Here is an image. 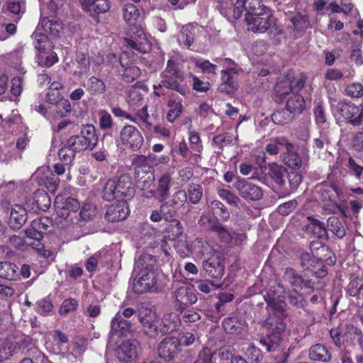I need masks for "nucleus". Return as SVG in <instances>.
I'll return each instance as SVG.
<instances>
[{
	"label": "nucleus",
	"instance_id": "obj_17",
	"mask_svg": "<svg viewBox=\"0 0 363 363\" xmlns=\"http://www.w3.org/2000/svg\"><path fill=\"white\" fill-rule=\"evenodd\" d=\"M301 264L304 271H310L316 278H323L328 274L327 267L321 264L312 253H303L301 255Z\"/></svg>",
	"mask_w": 363,
	"mask_h": 363
},
{
	"label": "nucleus",
	"instance_id": "obj_43",
	"mask_svg": "<svg viewBox=\"0 0 363 363\" xmlns=\"http://www.w3.org/2000/svg\"><path fill=\"white\" fill-rule=\"evenodd\" d=\"M18 267L10 262H0V278L7 280H16L18 277Z\"/></svg>",
	"mask_w": 363,
	"mask_h": 363
},
{
	"label": "nucleus",
	"instance_id": "obj_51",
	"mask_svg": "<svg viewBox=\"0 0 363 363\" xmlns=\"http://www.w3.org/2000/svg\"><path fill=\"white\" fill-rule=\"evenodd\" d=\"M269 8L264 5L261 0H245V17L257 16L264 10L269 9Z\"/></svg>",
	"mask_w": 363,
	"mask_h": 363
},
{
	"label": "nucleus",
	"instance_id": "obj_41",
	"mask_svg": "<svg viewBox=\"0 0 363 363\" xmlns=\"http://www.w3.org/2000/svg\"><path fill=\"white\" fill-rule=\"evenodd\" d=\"M41 26L46 33L54 36H58L62 28L61 22L54 16L43 17L41 20Z\"/></svg>",
	"mask_w": 363,
	"mask_h": 363
},
{
	"label": "nucleus",
	"instance_id": "obj_59",
	"mask_svg": "<svg viewBox=\"0 0 363 363\" xmlns=\"http://www.w3.org/2000/svg\"><path fill=\"white\" fill-rule=\"evenodd\" d=\"M34 39V46L38 50V52L50 50V43L47 35L41 33L35 32L33 34Z\"/></svg>",
	"mask_w": 363,
	"mask_h": 363
},
{
	"label": "nucleus",
	"instance_id": "obj_3",
	"mask_svg": "<svg viewBox=\"0 0 363 363\" xmlns=\"http://www.w3.org/2000/svg\"><path fill=\"white\" fill-rule=\"evenodd\" d=\"M248 30L256 33H264L268 32L271 38L277 40V37L283 35L284 30L274 16L271 9L264 10L257 16L245 17Z\"/></svg>",
	"mask_w": 363,
	"mask_h": 363
},
{
	"label": "nucleus",
	"instance_id": "obj_9",
	"mask_svg": "<svg viewBox=\"0 0 363 363\" xmlns=\"http://www.w3.org/2000/svg\"><path fill=\"white\" fill-rule=\"evenodd\" d=\"M129 26L130 38H125L127 46L142 53L148 52L151 50L152 45L147 38L143 27L136 23Z\"/></svg>",
	"mask_w": 363,
	"mask_h": 363
},
{
	"label": "nucleus",
	"instance_id": "obj_10",
	"mask_svg": "<svg viewBox=\"0 0 363 363\" xmlns=\"http://www.w3.org/2000/svg\"><path fill=\"white\" fill-rule=\"evenodd\" d=\"M119 138L121 145L133 152L139 150L144 143L142 133L133 125H124L121 130Z\"/></svg>",
	"mask_w": 363,
	"mask_h": 363
},
{
	"label": "nucleus",
	"instance_id": "obj_25",
	"mask_svg": "<svg viewBox=\"0 0 363 363\" xmlns=\"http://www.w3.org/2000/svg\"><path fill=\"white\" fill-rule=\"evenodd\" d=\"M138 344L135 340L123 342L117 350V357L121 362H130L138 357Z\"/></svg>",
	"mask_w": 363,
	"mask_h": 363
},
{
	"label": "nucleus",
	"instance_id": "obj_50",
	"mask_svg": "<svg viewBox=\"0 0 363 363\" xmlns=\"http://www.w3.org/2000/svg\"><path fill=\"white\" fill-rule=\"evenodd\" d=\"M167 106L169 111L167 113V120L170 123H174L183 112L182 100L170 99L168 101Z\"/></svg>",
	"mask_w": 363,
	"mask_h": 363
},
{
	"label": "nucleus",
	"instance_id": "obj_47",
	"mask_svg": "<svg viewBox=\"0 0 363 363\" xmlns=\"http://www.w3.org/2000/svg\"><path fill=\"white\" fill-rule=\"evenodd\" d=\"M164 238L169 240H175L183 233V227L179 220L174 219L169 221L164 230Z\"/></svg>",
	"mask_w": 363,
	"mask_h": 363
},
{
	"label": "nucleus",
	"instance_id": "obj_56",
	"mask_svg": "<svg viewBox=\"0 0 363 363\" xmlns=\"http://www.w3.org/2000/svg\"><path fill=\"white\" fill-rule=\"evenodd\" d=\"M181 314L180 318L182 320V324L186 326H191L192 324L198 322L201 319L200 314L192 309H183L179 311Z\"/></svg>",
	"mask_w": 363,
	"mask_h": 363
},
{
	"label": "nucleus",
	"instance_id": "obj_44",
	"mask_svg": "<svg viewBox=\"0 0 363 363\" xmlns=\"http://www.w3.org/2000/svg\"><path fill=\"white\" fill-rule=\"evenodd\" d=\"M36 60L39 66L50 67L58 61L57 54L52 50H45V51L38 52L36 56Z\"/></svg>",
	"mask_w": 363,
	"mask_h": 363
},
{
	"label": "nucleus",
	"instance_id": "obj_63",
	"mask_svg": "<svg viewBox=\"0 0 363 363\" xmlns=\"http://www.w3.org/2000/svg\"><path fill=\"white\" fill-rule=\"evenodd\" d=\"M99 125L102 130H110L114 125L112 116L106 110H101L99 112Z\"/></svg>",
	"mask_w": 363,
	"mask_h": 363
},
{
	"label": "nucleus",
	"instance_id": "obj_14",
	"mask_svg": "<svg viewBox=\"0 0 363 363\" xmlns=\"http://www.w3.org/2000/svg\"><path fill=\"white\" fill-rule=\"evenodd\" d=\"M54 206L57 216L65 219L71 211L76 212L80 208V203L71 196L58 194L55 199Z\"/></svg>",
	"mask_w": 363,
	"mask_h": 363
},
{
	"label": "nucleus",
	"instance_id": "obj_12",
	"mask_svg": "<svg viewBox=\"0 0 363 363\" xmlns=\"http://www.w3.org/2000/svg\"><path fill=\"white\" fill-rule=\"evenodd\" d=\"M198 223L203 230L216 235L220 242L227 243L230 241V235L229 231L220 223H218V220L206 215H202Z\"/></svg>",
	"mask_w": 363,
	"mask_h": 363
},
{
	"label": "nucleus",
	"instance_id": "obj_53",
	"mask_svg": "<svg viewBox=\"0 0 363 363\" xmlns=\"http://www.w3.org/2000/svg\"><path fill=\"white\" fill-rule=\"evenodd\" d=\"M293 113L286 107L277 110L272 114V121L277 125H285L290 123L293 119Z\"/></svg>",
	"mask_w": 363,
	"mask_h": 363
},
{
	"label": "nucleus",
	"instance_id": "obj_7",
	"mask_svg": "<svg viewBox=\"0 0 363 363\" xmlns=\"http://www.w3.org/2000/svg\"><path fill=\"white\" fill-rule=\"evenodd\" d=\"M318 187L320 199L330 203L325 207V210H330L332 213H335L337 211H343L341 204L338 203L342 192L335 182H324Z\"/></svg>",
	"mask_w": 363,
	"mask_h": 363
},
{
	"label": "nucleus",
	"instance_id": "obj_18",
	"mask_svg": "<svg viewBox=\"0 0 363 363\" xmlns=\"http://www.w3.org/2000/svg\"><path fill=\"white\" fill-rule=\"evenodd\" d=\"M174 296L177 311L185 309L197 301V296L194 289L185 286L178 288L174 291Z\"/></svg>",
	"mask_w": 363,
	"mask_h": 363
},
{
	"label": "nucleus",
	"instance_id": "obj_54",
	"mask_svg": "<svg viewBox=\"0 0 363 363\" xmlns=\"http://www.w3.org/2000/svg\"><path fill=\"white\" fill-rule=\"evenodd\" d=\"M223 327L227 333L239 334L242 330V322L238 317H229L223 320Z\"/></svg>",
	"mask_w": 363,
	"mask_h": 363
},
{
	"label": "nucleus",
	"instance_id": "obj_61",
	"mask_svg": "<svg viewBox=\"0 0 363 363\" xmlns=\"http://www.w3.org/2000/svg\"><path fill=\"white\" fill-rule=\"evenodd\" d=\"M76 152H77L76 150L68 145L67 140L64 147L58 151V156L62 162L69 164L74 160Z\"/></svg>",
	"mask_w": 363,
	"mask_h": 363
},
{
	"label": "nucleus",
	"instance_id": "obj_36",
	"mask_svg": "<svg viewBox=\"0 0 363 363\" xmlns=\"http://www.w3.org/2000/svg\"><path fill=\"white\" fill-rule=\"evenodd\" d=\"M291 94L292 91L289 80L286 77L284 79L277 82L274 87L273 99L277 103H282L284 100H286Z\"/></svg>",
	"mask_w": 363,
	"mask_h": 363
},
{
	"label": "nucleus",
	"instance_id": "obj_24",
	"mask_svg": "<svg viewBox=\"0 0 363 363\" xmlns=\"http://www.w3.org/2000/svg\"><path fill=\"white\" fill-rule=\"evenodd\" d=\"M139 320L143 325L144 334L149 338H155L160 332L157 325L155 324L157 315L152 311H145V313L140 312Z\"/></svg>",
	"mask_w": 363,
	"mask_h": 363
},
{
	"label": "nucleus",
	"instance_id": "obj_62",
	"mask_svg": "<svg viewBox=\"0 0 363 363\" xmlns=\"http://www.w3.org/2000/svg\"><path fill=\"white\" fill-rule=\"evenodd\" d=\"M196 29L191 26H183L181 33L180 40H182L184 44L189 48L194 42V37L196 34Z\"/></svg>",
	"mask_w": 363,
	"mask_h": 363
},
{
	"label": "nucleus",
	"instance_id": "obj_27",
	"mask_svg": "<svg viewBox=\"0 0 363 363\" xmlns=\"http://www.w3.org/2000/svg\"><path fill=\"white\" fill-rule=\"evenodd\" d=\"M28 214L26 209L20 204L12 206L9 225L13 230H19L26 222Z\"/></svg>",
	"mask_w": 363,
	"mask_h": 363
},
{
	"label": "nucleus",
	"instance_id": "obj_40",
	"mask_svg": "<svg viewBox=\"0 0 363 363\" xmlns=\"http://www.w3.org/2000/svg\"><path fill=\"white\" fill-rule=\"evenodd\" d=\"M286 107L294 114H300L306 108L305 99L299 94H291L286 99Z\"/></svg>",
	"mask_w": 363,
	"mask_h": 363
},
{
	"label": "nucleus",
	"instance_id": "obj_49",
	"mask_svg": "<svg viewBox=\"0 0 363 363\" xmlns=\"http://www.w3.org/2000/svg\"><path fill=\"white\" fill-rule=\"evenodd\" d=\"M195 246L198 250V252L201 254L204 259H208L214 256L216 253H221L216 250L212 244L203 240L202 238H196Z\"/></svg>",
	"mask_w": 363,
	"mask_h": 363
},
{
	"label": "nucleus",
	"instance_id": "obj_29",
	"mask_svg": "<svg viewBox=\"0 0 363 363\" xmlns=\"http://www.w3.org/2000/svg\"><path fill=\"white\" fill-rule=\"evenodd\" d=\"M130 323L124 319L121 312L116 313L111 323V333L119 337L126 336L130 330Z\"/></svg>",
	"mask_w": 363,
	"mask_h": 363
},
{
	"label": "nucleus",
	"instance_id": "obj_38",
	"mask_svg": "<svg viewBox=\"0 0 363 363\" xmlns=\"http://www.w3.org/2000/svg\"><path fill=\"white\" fill-rule=\"evenodd\" d=\"M293 35L297 38L302 35L303 33L309 26L308 17L301 13H296L291 18Z\"/></svg>",
	"mask_w": 363,
	"mask_h": 363
},
{
	"label": "nucleus",
	"instance_id": "obj_46",
	"mask_svg": "<svg viewBox=\"0 0 363 363\" xmlns=\"http://www.w3.org/2000/svg\"><path fill=\"white\" fill-rule=\"evenodd\" d=\"M67 140L68 145L71 146L77 152H81L86 150H93L95 147L92 143L86 141L85 138L80 134L72 135Z\"/></svg>",
	"mask_w": 363,
	"mask_h": 363
},
{
	"label": "nucleus",
	"instance_id": "obj_60",
	"mask_svg": "<svg viewBox=\"0 0 363 363\" xmlns=\"http://www.w3.org/2000/svg\"><path fill=\"white\" fill-rule=\"evenodd\" d=\"M189 140L191 149L194 152V156L201 157V153L203 150V145L199 134L196 131H189Z\"/></svg>",
	"mask_w": 363,
	"mask_h": 363
},
{
	"label": "nucleus",
	"instance_id": "obj_4",
	"mask_svg": "<svg viewBox=\"0 0 363 363\" xmlns=\"http://www.w3.org/2000/svg\"><path fill=\"white\" fill-rule=\"evenodd\" d=\"M46 218H36L31 222L30 226L26 229V239L25 242L31 247L40 257L50 258L53 255L50 250H46L44 244L41 242L43 234L48 230V225L43 222Z\"/></svg>",
	"mask_w": 363,
	"mask_h": 363
},
{
	"label": "nucleus",
	"instance_id": "obj_19",
	"mask_svg": "<svg viewBox=\"0 0 363 363\" xmlns=\"http://www.w3.org/2000/svg\"><path fill=\"white\" fill-rule=\"evenodd\" d=\"M82 9L94 18L107 13L111 9L110 0H80Z\"/></svg>",
	"mask_w": 363,
	"mask_h": 363
},
{
	"label": "nucleus",
	"instance_id": "obj_1",
	"mask_svg": "<svg viewBox=\"0 0 363 363\" xmlns=\"http://www.w3.org/2000/svg\"><path fill=\"white\" fill-rule=\"evenodd\" d=\"M135 266L139 269V272L133 281L134 293L142 294L145 292L158 291L156 257L149 254L142 255L136 262Z\"/></svg>",
	"mask_w": 363,
	"mask_h": 363
},
{
	"label": "nucleus",
	"instance_id": "obj_42",
	"mask_svg": "<svg viewBox=\"0 0 363 363\" xmlns=\"http://www.w3.org/2000/svg\"><path fill=\"white\" fill-rule=\"evenodd\" d=\"M269 177L279 186H282L285 184V176L286 169L283 166L277 164H272L269 167Z\"/></svg>",
	"mask_w": 363,
	"mask_h": 363
},
{
	"label": "nucleus",
	"instance_id": "obj_30",
	"mask_svg": "<svg viewBox=\"0 0 363 363\" xmlns=\"http://www.w3.org/2000/svg\"><path fill=\"white\" fill-rule=\"evenodd\" d=\"M308 356L312 361L324 363L329 362L332 359L331 352L328 347L320 343H316L310 347Z\"/></svg>",
	"mask_w": 363,
	"mask_h": 363
},
{
	"label": "nucleus",
	"instance_id": "obj_13",
	"mask_svg": "<svg viewBox=\"0 0 363 363\" xmlns=\"http://www.w3.org/2000/svg\"><path fill=\"white\" fill-rule=\"evenodd\" d=\"M205 274L220 279L225 272V259L222 253H216L208 259H204L202 262Z\"/></svg>",
	"mask_w": 363,
	"mask_h": 363
},
{
	"label": "nucleus",
	"instance_id": "obj_21",
	"mask_svg": "<svg viewBox=\"0 0 363 363\" xmlns=\"http://www.w3.org/2000/svg\"><path fill=\"white\" fill-rule=\"evenodd\" d=\"M279 141V143L286 149V152L283 157L284 164L291 169H299L302 165V159L298 152L295 151L294 145L289 143L286 138H281Z\"/></svg>",
	"mask_w": 363,
	"mask_h": 363
},
{
	"label": "nucleus",
	"instance_id": "obj_39",
	"mask_svg": "<svg viewBox=\"0 0 363 363\" xmlns=\"http://www.w3.org/2000/svg\"><path fill=\"white\" fill-rule=\"evenodd\" d=\"M102 198L107 201H112L115 199L117 201L123 200L115 179L107 180L102 190Z\"/></svg>",
	"mask_w": 363,
	"mask_h": 363
},
{
	"label": "nucleus",
	"instance_id": "obj_37",
	"mask_svg": "<svg viewBox=\"0 0 363 363\" xmlns=\"http://www.w3.org/2000/svg\"><path fill=\"white\" fill-rule=\"evenodd\" d=\"M209 208L213 218L218 220V223H221L229 220L230 212L221 201L218 200L212 201Z\"/></svg>",
	"mask_w": 363,
	"mask_h": 363
},
{
	"label": "nucleus",
	"instance_id": "obj_58",
	"mask_svg": "<svg viewBox=\"0 0 363 363\" xmlns=\"http://www.w3.org/2000/svg\"><path fill=\"white\" fill-rule=\"evenodd\" d=\"M17 347L12 342L4 341L0 344V362L10 359L16 352Z\"/></svg>",
	"mask_w": 363,
	"mask_h": 363
},
{
	"label": "nucleus",
	"instance_id": "obj_35",
	"mask_svg": "<svg viewBox=\"0 0 363 363\" xmlns=\"http://www.w3.org/2000/svg\"><path fill=\"white\" fill-rule=\"evenodd\" d=\"M309 223L305 226V231L308 233L313 234L318 238H326L328 237V231L325 223L318 219L312 217H308Z\"/></svg>",
	"mask_w": 363,
	"mask_h": 363
},
{
	"label": "nucleus",
	"instance_id": "obj_31",
	"mask_svg": "<svg viewBox=\"0 0 363 363\" xmlns=\"http://www.w3.org/2000/svg\"><path fill=\"white\" fill-rule=\"evenodd\" d=\"M172 174L169 172L163 173L157 179V186L155 191L158 198L161 201L166 200L169 195Z\"/></svg>",
	"mask_w": 363,
	"mask_h": 363
},
{
	"label": "nucleus",
	"instance_id": "obj_33",
	"mask_svg": "<svg viewBox=\"0 0 363 363\" xmlns=\"http://www.w3.org/2000/svg\"><path fill=\"white\" fill-rule=\"evenodd\" d=\"M38 179L46 188L52 192L56 191L59 186L60 179L55 178L48 167H43L37 172Z\"/></svg>",
	"mask_w": 363,
	"mask_h": 363
},
{
	"label": "nucleus",
	"instance_id": "obj_52",
	"mask_svg": "<svg viewBox=\"0 0 363 363\" xmlns=\"http://www.w3.org/2000/svg\"><path fill=\"white\" fill-rule=\"evenodd\" d=\"M86 91L91 95L103 94L106 91L105 83L102 79L92 76L87 81Z\"/></svg>",
	"mask_w": 363,
	"mask_h": 363
},
{
	"label": "nucleus",
	"instance_id": "obj_45",
	"mask_svg": "<svg viewBox=\"0 0 363 363\" xmlns=\"http://www.w3.org/2000/svg\"><path fill=\"white\" fill-rule=\"evenodd\" d=\"M288 302L290 306L296 309L305 310L307 306V301L304 296L296 289L289 290L287 293Z\"/></svg>",
	"mask_w": 363,
	"mask_h": 363
},
{
	"label": "nucleus",
	"instance_id": "obj_23",
	"mask_svg": "<svg viewBox=\"0 0 363 363\" xmlns=\"http://www.w3.org/2000/svg\"><path fill=\"white\" fill-rule=\"evenodd\" d=\"M343 333V347H354L358 345L363 352V332L358 327L352 324H346Z\"/></svg>",
	"mask_w": 363,
	"mask_h": 363
},
{
	"label": "nucleus",
	"instance_id": "obj_16",
	"mask_svg": "<svg viewBox=\"0 0 363 363\" xmlns=\"http://www.w3.org/2000/svg\"><path fill=\"white\" fill-rule=\"evenodd\" d=\"M285 282L290 284L293 289H308L311 292L314 290V281L311 279H305L296 269L287 267L282 276Z\"/></svg>",
	"mask_w": 363,
	"mask_h": 363
},
{
	"label": "nucleus",
	"instance_id": "obj_34",
	"mask_svg": "<svg viewBox=\"0 0 363 363\" xmlns=\"http://www.w3.org/2000/svg\"><path fill=\"white\" fill-rule=\"evenodd\" d=\"M33 208L46 211L51 206V199L48 194L43 189H37L33 196Z\"/></svg>",
	"mask_w": 363,
	"mask_h": 363
},
{
	"label": "nucleus",
	"instance_id": "obj_32",
	"mask_svg": "<svg viewBox=\"0 0 363 363\" xmlns=\"http://www.w3.org/2000/svg\"><path fill=\"white\" fill-rule=\"evenodd\" d=\"M121 196L124 198H131L135 194V188L131 177L128 174H123L118 179H115Z\"/></svg>",
	"mask_w": 363,
	"mask_h": 363
},
{
	"label": "nucleus",
	"instance_id": "obj_15",
	"mask_svg": "<svg viewBox=\"0 0 363 363\" xmlns=\"http://www.w3.org/2000/svg\"><path fill=\"white\" fill-rule=\"evenodd\" d=\"M181 348L179 342L176 337H166L158 345L157 353L159 357L166 362H170L174 359Z\"/></svg>",
	"mask_w": 363,
	"mask_h": 363
},
{
	"label": "nucleus",
	"instance_id": "obj_57",
	"mask_svg": "<svg viewBox=\"0 0 363 363\" xmlns=\"http://www.w3.org/2000/svg\"><path fill=\"white\" fill-rule=\"evenodd\" d=\"M122 79L127 83H132L138 79L141 75L140 69L134 64L131 66L121 70Z\"/></svg>",
	"mask_w": 363,
	"mask_h": 363
},
{
	"label": "nucleus",
	"instance_id": "obj_6",
	"mask_svg": "<svg viewBox=\"0 0 363 363\" xmlns=\"http://www.w3.org/2000/svg\"><path fill=\"white\" fill-rule=\"evenodd\" d=\"M266 328L267 334L259 340V343L267 352H274L280 346L286 325L279 317L273 316L267 319Z\"/></svg>",
	"mask_w": 363,
	"mask_h": 363
},
{
	"label": "nucleus",
	"instance_id": "obj_20",
	"mask_svg": "<svg viewBox=\"0 0 363 363\" xmlns=\"http://www.w3.org/2000/svg\"><path fill=\"white\" fill-rule=\"evenodd\" d=\"M310 249L311 253L321 264H323L324 262L328 265L335 263L336 257L328 246L319 242H311Z\"/></svg>",
	"mask_w": 363,
	"mask_h": 363
},
{
	"label": "nucleus",
	"instance_id": "obj_28",
	"mask_svg": "<svg viewBox=\"0 0 363 363\" xmlns=\"http://www.w3.org/2000/svg\"><path fill=\"white\" fill-rule=\"evenodd\" d=\"M182 322L179 315L174 313H167L162 318L160 332L162 335L170 334L179 328Z\"/></svg>",
	"mask_w": 363,
	"mask_h": 363
},
{
	"label": "nucleus",
	"instance_id": "obj_2",
	"mask_svg": "<svg viewBox=\"0 0 363 363\" xmlns=\"http://www.w3.org/2000/svg\"><path fill=\"white\" fill-rule=\"evenodd\" d=\"M161 81L157 84L153 85L154 94L162 96L166 94L163 88L173 90L183 96H187L190 94L189 88L181 82L184 79V72L179 68V63L169 59L164 71L160 74Z\"/></svg>",
	"mask_w": 363,
	"mask_h": 363
},
{
	"label": "nucleus",
	"instance_id": "obj_64",
	"mask_svg": "<svg viewBox=\"0 0 363 363\" xmlns=\"http://www.w3.org/2000/svg\"><path fill=\"white\" fill-rule=\"evenodd\" d=\"M245 357L251 363H259L263 359V353L259 347L250 345L245 351Z\"/></svg>",
	"mask_w": 363,
	"mask_h": 363
},
{
	"label": "nucleus",
	"instance_id": "obj_11",
	"mask_svg": "<svg viewBox=\"0 0 363 363\" xmlns=\"http://www.w3.org/2000/svg\"><path fill=\"white\" fill-rule=\"evenodd\" d=\"M239 195L247 201H258L263 196L260 186L246 179H239L234 184Z\"/></svg>",
	"mask_w": 363,
	"mask_h": 363
},
{
	"label": "nucleus",
	"instance_id": "obj_55",
	"mask_svg": "<svg viewBox=\"0 0 363 363\" xmlns=\"http://www.w3.org/2000/svg\"><path fill=\"white\" fill-rule=\"evenodd\" d=\"M327 225L328 229L337 238H342L345 236V229L337 217H330L327 220Z\"/></svg>",
	"mask_w": 363,
	"mask_h": 363
},
{
	"label": "nucleus",
	"instance_id": "obj_26",
	"mask_svg": "<svg viewBox=\"0 0 363 363\" xmlns=\"http://www.w3.org/2000/svg\"><path fill=\"white\" fill-rule=\"evenodd\" d=\"M129 214L127 203L123 200L118 201L107 208L105 218L109 222H117L125 219Z\"/></svg>",
	"mask_w": 363,
	"mask_h": 363
},
{
	"label": "nucleus",
	"instance_id": "obj_22",
	"mask_svg": "<svg viewBox=\"0 0 363 363\" xmlns=\"http://www.w3.org/2000/svg\"><path fill=\"white\" fill-rule=\"evenodd\" d=\"M222 84L219 86L218 89L221 92L229 93L238 88V70L235 65L232 67H227L221 72Z\"/></svg>",
	"mask_w": 363,
	"mask_h": 363
},
{
	"label": "nucleus",
	"instance_id": "obj_8",
	"mask_svg": "<svg viewBox=\"0 0 363 363\" xmlns=\"http://www.w3.org/2000/svg\"><path fill=\"white\" fill-rule=\"evenodd\" d=\"M338 114L345 123L353 126H359L363 123V108L350 101H339L336 106Z\"/></svg>",
	"mask_w": 363,
	"mask_h": 363
},
{
	"label": "nucleus",
	"instance_id": "obj_5",
	"mask_svg": "<svg viewBox=\"0 0 363 363\" xmlns=\"http://www.w3.org/2000/svg\"><path fill=\"white\" fill-rule=\"evenodd\" d=\"M131 166L133 169V177L138 188L149 189L155 182V170L149 162L148 157L143 155H134Z\"/></svg>",
	"mask_w": 363,
	"mask_h": 363
},
{
	"label": "nucleus",
	"instance_id": "obj_48",
	"mask_svg": "<svg viewBox=\"0 0 363 363\" xmlns=\"http://www.w3.org/2000/svg\"><path fill=\"white\" fill-rule=\"evenodd\" d=\"M123 17L129 26L133 25L140 17V11L135 4L128 3L123 6Z\"/></svg>",
	"mask_w": 363,
	"mask_h": 363
}]
</instances>
